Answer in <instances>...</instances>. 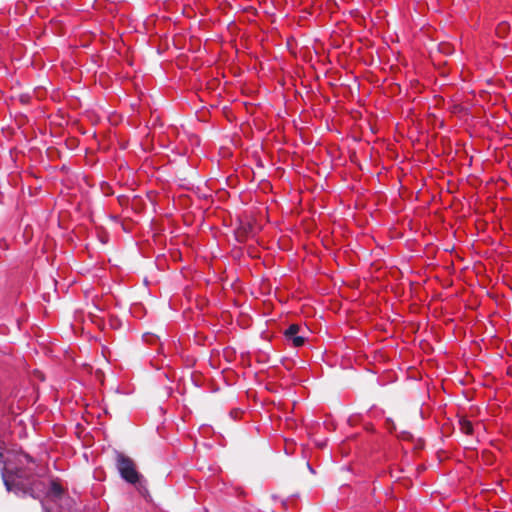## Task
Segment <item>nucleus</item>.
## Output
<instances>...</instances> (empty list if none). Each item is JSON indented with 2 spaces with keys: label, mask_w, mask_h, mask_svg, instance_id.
<instances>
[{
  "label": "nucleus",
  "mask_w": 512,
  "mask_h": 512,
  "mask_svg": "<svg viewBox=\"0 0 512 512\" xmlns=\"http://www.w3.org/2000/svg\"><path fill=\"white\" fill-rule=\"evenodd\" d=\"M158 339L157 336L155 335H151L150 333H145L143 334V341L148 343V344H151L153 343L154 341H156Z\"/></svg>",
  "instance_id": "nucleus-6"
},
{
  "label": "nucleus",
  "mask_w": 512,
  "mask_h": 512,
  "mask_svg": "<svg viewBox=\"0 0 512 512\" xmlns=\"http://www.w3.org/2000/svg\"><path fill=\"white\" fill-rule=\"evenodd\" d=\"M1 474L7 491H13L17 495L26 494V491L19 487L18 479L22 477L21 471L18 469L14 471L7 465H4L1 469Z\"/></svg>",
  "instance_id": "nucleus-2"
},
{
  "label": "nucleus",
  "mask_w": 512,
  "mask_h": 512,
  "mask_svg": "<svg viewBox=\"0 0 512 512\" xmlns=\"http://www.w3.org/2000/svg\"><path fill=\"white\" fill-rule=\"evenodd\" d=\"M301 326L298 324H291L285 331V337L291 341L294 347H301L305 343V338L299 335Z\"/></svg>",
  "instance_id": "nucleus-3"
},
{
  "label": "nucleus",
  "mask_w": 512,
  "mask_h": 512,
  "mask_svg": "<svg viewBox=\"0 0 512 512\" xmlns=\"http://www.w3.org/2000/svg\"><path fill=\"white\" fill-rule=\"evenodd\" d=\"M3 453H4V447L2 445H0V463L2 462V459H3Z\"/></svg>",
  "instance_id": "nucleus-8"
},
{
  "label": "nucleus",
  "mask_w": 512,
  "mask_h": 512,
  "mask_svg": "<svg viewBox=\"0 0 512 512\" xmlns=\"http://www.w3.org/2000/svg\"><path fill=\"white\" fill-rule=\"evenodd\" d=\"M459 427H460L461 432L464 433L465 435L473 434V424L466 417H461L459 419Z\"/></svg>",
  "instance_id": "nucleus-5"
},
{
  "label": "nucleus",
  "mask_w": 512,
  "mask_h": 512,
  "mask_svg": "<svg viewBox=\"0 0 512 512\" xmlns=\"http://www.w3.org/2000/svg\"><path fill=\"white\" fill-rule=\"evenodd\" d=\"M115 465L121 478L127 483L135 485L138 492L147 499L149 493L146 482L143 476L137 471L134 461L122 452L115 451Z\"/></svg>",
  "instance_id": "nucleus-1"
},
{
  "label": "nucleus",
  "mask_w": 512,
  "mask_h": 512,
  "mask_svg": "<svg viewBox=\"0 0 512 512\" xmlns=\"http://www.w3.org/2000/svg\"><path fill=\"white\" fill-rule=\"evenodd\" d=\"M64 489L57 481H51L47 490V498L53 502H57L62 498Z\"/></svg>",
  "instance_id": "nucleus-4"
},
{
  "label": "nucleus",
  "mask_w": 512,
  "mask_h": 512,
  "mask_svg": "<svg viewBox=\"0 0 512 512\" xmlns=\"http://www.w3.org/2000/svg\"><path fill=\"white\" fill-rule=\"evenodd\" d=\"M508 29V25L506 23H500L496 29L497 34H504Z\"/></svg>",
  "instance_id": "nucleus-7"
},
{
  "label": "nucleus",
  "mask_w": 512,
  "mask_h": 512,
  "mask_svg": "<svg viewBox=\"0 0 512 512\" xmlns=\"http://www.w3.org/2000/svg\"><path fill=\"white\" fill-rule=\"evenodd\" d=\"M23 456L27 459V461H32V458L30 456H28V455H23Z\"/></svg>",
  "instance_id": "nucleus-9"
}]
</instances>
